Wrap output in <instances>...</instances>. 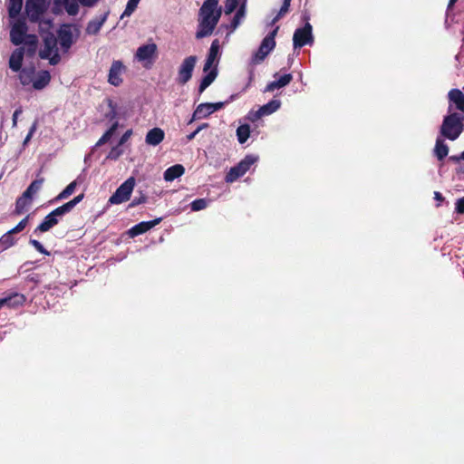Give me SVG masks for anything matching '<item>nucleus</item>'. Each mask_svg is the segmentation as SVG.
Here are the masks:
<instances>
[{
  "mask_svg": "<svg viewBox=\"0 0 464 464\" xmlns=\"http://www.w3.org/2000/svg\"><path fill=\"white\" fill-rule=\"evenodd\" d=\"M185 172V168L180 164L173 165L168 168L164 172V179L166 181H172L180 176H182Z\"/></svg>",
  "mask_w": 464,
  "mask_h": 464,
  "instance_id": "22",
  "label": "nucleus"
},
{
  "mask_svg": "<svg viewBox=\"0 0 464 464\" xmlns=\"http://www.w3.org/2000/svg\"><path fill=\"white\" fill-rule=\"evenodd\" d=\"M464 117L453 112L444 117L440 126V134L450 140H457L464 130Z\"/></svg>",
  "mask_w": 464,
  "mask_h": 464,
  "instance_id": "3",
  "label": "nucleus"
},
{
  "mask_svg": "<svg viewBox=\"0 0 464 464\" xmlns=\"http://www.w3.org/2000/svg\"><path fill=\"white\" fill-rule=\"evenodd\" d=\"M25 9L30 21L37 22L46 11L45 0H27Z\"/></svg>",
  "mask_w": 464,
  "mask_h": 464,
  "instance_id": "9",
  "label": "nucleus"
},
{
  "mask_svg": "<svg viewBox=\"0 0 464 464\" xmlns=\"http://www.w3.org/2000/svg\"><path fill=\"white\" fill-rule=\"evenodd\" d=\"M458 0H450L449 1V5H448V8H451L455 3L457 2Z\"/></svg>",
  "mask_w": 464,
  "mask_h": 464,
  "instance_id": "61",
  "label": "nucleus"
},
{
  "mask_svg": "<svg viewBox=\"0 0 464 464\" xmlns=\"http://www.w3.org/2000/svg\"><path fill=\"white\" fill-rule=\"evenodd\" d=\"M58 38L61 47L67 51L72 44V33L69 26L60 28L58 31Z\"/></svg>",
  "mask_w": 464,
  "mask_h": 464,
  "instance_id": "18",
  "label": "nucleus"
},
{
  "mask_svg": "<svg viewBox=\"0 0 464 464\" xmlns=\"http://www.w3.org/2000/svg\"><path fill=\"white\" fill-rule=\"evenodd\" d=\"M23 6V0H9L8 13L11 17L16 16Z\"/></svg>",
  "mask_w": 464,
  "mask_h": 464,
  "instance_id": "34",
  "label": "nucleus"
},
{
  "mask_svg": "<svg viewBox=\"0 0 464 464\" xmlns=\"http://www.w3.org/2000/svg\"><path fill=\"white\" fill-rule=\"evenodd\" d=\"M148 200V197L143 193V192H140V196L139 197H135L131 202L129 204V208H135L140 204H144L146 203Z\"/></svg>",
  "mask_w": 464,
  "mask_h": 464,
  "instance_id": "41",
  "label": "nucleus"
},
{
  "mask_svg": "<svg viewBox=\"0 0 464 464\" xmlns=\"http://www.w3.org/2000/svg\"><path fill=\"white\" fill-rule=\"evenodd\" d=\"M124 69L121 61H113L109 72L108 82L114 86H119L122 82L121 74Z\"/></svg>",
  "mask_w": 464,
  "mask_h": 464,
  "instance_id": "15",
  "label": "nucleus"
},
{
  "mask_svg": "<svg viewBox=\"0 0 464 464\" xmlns=\"http://www.w3.org/2000/svg\"><path fill=\"white\" fill-rule=\"evenodd\" d=\"M57 51V39L53 34L49 33L44 37V49L39 52L42 59H48Z\"/></svg>",
  "mask_w": 464,
  "mask_h": 464,
  "instance_id": "13",
  "label": "nucleus"
},
{
  "mask_svg": "<svg viewBox=\"0 0 464 464\" xmlns=\"http://www.w3.org/2000/svg\"><path fill=\"white\" fill-rule=\"evenodd\" d=\"M165 138V132L160 128L155 127L150 130L145 138V141L148 145L157 146L162 142Z\"/></svg>",
  "mask_w": 464,
  "mask_h": 464,
  "instance_id": "16",
  "label": "nucleus"
},
{
  "mask_svg": "<svg viewBox=\"0 0 464 464\" xmlns=\"http://www.w3.org/2000/svg\"><path fill=\"white\" fill-rule=\"evenodd\" d=\"M51 81V75L48 71H43L33 82V87L35 90H42L49 84Z\"/></svg>",
  "mask_w": 464,
  "mask_h": 464,
  "instance_id": "28",
  "label": "nucleus"
},
{
  "mask_svg": "<svg viewBox=\"0 0 464 464\" xmlns=\"http://www.w3.org/2000/svg\"><path fill=\"white\" fill-rule=\"evenodd\" d=\"M60 219L54 218L52 216L51 213H49L43 220V222L37 226V227L34 229V233H44L49 231L52 227L56 226L59 223Z\"/></svg>",
  "mask_w": 464,
  "mask_h": 464,
  "instance_id": "21",
  "label": "nucleus"
},
{
  "mask_svg": "<svg viewBox=\"0 0 464 464\" xmlns=\"http://www.w3.org/2000/svg\"><path fill=\"white\" fill-rule=\"evenodd\" d=\"M135 183L136 180L134 177L127 179L110 197L109 202L113 205H119L128 201L131 196Z\"/></svg>",
  "mask_w": 464,
  "mask_h": 464,
  "instance_id": "4",
  "label": "nucleus"
},
{
  "mask_svg": "<svg viewBox=\"0 0 464 464\" xmlns=\"http://www.w3.org/2000/svg\"><path fill=\"white\" fill-rule=\"evenodd\" d=\"M120 153L115 151V149H112L108 156L110 159H117L119 157Z\"/></svg>",
  "mask_w": 464,
  "mask_h": 464,
  "instance_id": "59",
  "label": "nucleus"
},
{
  "mask_svg": "<svg viewBox=\"0 0 464 464\" xmlns=\"http://www.w3.org/2000/svg\"><path fill=\"white\" fill-rule=\"evenodd\" d=\"M460 111L464 112V109L463 110H459Z\"/></svg>",
  "mask_w": 464,
  "mask_h": 464,
  "instance_id": "63",
  "label": "nucleus"
},
{
  "mask_svg": "<svg viewBox=\"0 0 464 464\" xmlns=\"http://www.w3.org/2000/svg\"><path fill=\"white\" fill-rule=\"evenodd\" d=\"M17 113H18V111H14V121H15V117H16Z\"/></svg>",
  "mask_w": 464,
  "mask_h": 464,
  "instance_id": "62",
  "label": "nucleus"
},
{
  "mask_svg": "<svg viewBox=\"0 0 464 464\" xmlns=\"http://www.w3.org/2000/svg\"><path fill=\"white\" fill-rule=\"evenodd\" d=\"M224 102H206V103H200L198 105L196 110L193 112L192 118L189 121L188 123H191L195 120L207 118L216 111H218L224 107Z\"/></svg>",
  "mask_w": 464,
  "mask_h": 464,
  "instance_id": "8",
  "label": "nucleus"
},
{
  "mask_svg": "<svg viewBox=\"0 0 464 464\" xmlns=\"http://www.w3.org/2000/svg\"><path fill=\"white\" fill-rule=\"evenodd\" d=\"M198 58L196 55L186 57L178 70L177 82L179 84H186L192 77Z\"/></svg>",
  "mask_w": 464,
  "mask_h": 464,
  "instance_id": "6",
  "label": "nucleus"
},
{
  "mask_svg": "<svg viewBox=\"0 0 464 464\" xmlns=\"http://www.w3.org/2000/svg\"><path fill=\"white\" fill-rule=\"evenodd\" d=\"M449 160L453 162H459L460 160H464V150L461 152L459 156H450Z\"/></svg>",
  "mask_w": 464,
  "mask_h": 464,
  "instance_id": "56",
  "label": "nucleus"
},
{
  "mask_svg": "<svg viewBox=\"0 0 464 464\" xmlns=\"http://www.w3.org/2000/svg\"><path fill=\"white\" fill-rule=\"evenodd\" d=\"M250 136V127L248 124H242L237 129V137L240 144L245 143Z\"/></svg>",
  "mask_w": 464,
  "mask_h": 464,
  "instance_id": "31",
  "label": "nucleus"
},
{
  "mask_svg": "<svg viewBox=\"0 0 464 464\" xmlns=\"http://www.w3.org/2000/svg\"><path fill=\"white\" fill-rule=\"evenodd\" d=\"M13 233L9 230L5 235H3L0 238V248L2 250L9 248L10 246H14L15 243V240L13 237Z\"/></svg>",
  "mask_w": 464,
  "mask_h": 464,
  "instance_id": "33",
  "label": "nucleus"
},
{
  "mask_svg": "<svg viewBox=\"0 0 464 464\" xmlns=\"http://www.w3.org/2000/svg\"><path fill=\"white\" fill-rule=\"evenodd\" d=\"M434 198L438 201H442L444 199L443 196L439 191L434 192Z\"/></svg>",
  "mask_w": 464,
  "mask_h": 464,
  "instance_id": "60",
  "label": "nucleus"
},
{
  "mask_svg": "<svg viewBox=\"0 0 464 464\" xmlns=\"http://www.w3.org/2000/svg\"><path fill=\"white\" fill-rule=\"evenodd\" d=\"M239 4V0H226L225 1V14H229L233 13Z\"/></svg>",
  "mask_w": 464,
  "mask_h": 464,
  "instance_id": "42",
  "label": "nucleus"
},
{
  "mask_svg": "<svg viewBox=\"0 0 464 464\" xmlns=\"http://www.w3.org/2000/svg\"><path fill=\"white\" fill-rule=\"evenodd\" d=\"M28 220H29V215L26 216L24 218H23L14 228H12L10 230L11 233L16 234V233L23 231L25 228V227L27 226Z\"/></svg>",
  "mask_w": 464,
  "mask_h": 464,
  "instance_id": "43",
  "label": "nucleus"
},
{
  "mask_svg": "<svg viewBox=\"0 0 464 464\" xmlns=\"http://www.w3.org/2000/svg\"><path fill=\"white\" fill-rule=\"evenodd\" d=\"M24 300V295L15 293L10 296L0 299V308L5 305L9 307L19 305L22 304Z\"/></svg>",
  "mask_w": 464,
  "mask_h": 464,
  "instance_id": "24",
  "label": "nucleus"
},
{
  "mask_svg": "<svg viewBox=\"0 0 464 464\" xmlns=\"http://www.w3.org/2000/svg\"><path fill=\"white\" fill-rule=\"evenodd\" d=\"M162 221V218H157L153 220L150 221H142L135 226H133L130 230L129 234L130 237H137L139 235L144 234L155 226L159 225Z\"/></svg>",
  "mask_w": 464,
  "mask_h": 464,
  "instance_id": "14",
  "label": "nucleus"
},
{
  "mask_svg": "<svg viewBox=\"0 0 464 464\" xmlns=\"http://www.w3.org/2000/svg\"><path fill=\"white\" fill-rule=\"evenodd\" d=\"M293 80V75L291 73H286L279 77L276 81L281 88L288 85Z\"/></svg>",
  "mask_w": 464,
  "mask_h": 464,
  "instance_id": "44",
  "label": "nucleus"
},
{
  "mask_svg": "<svg viewBox=\"0 0 464 464\" xmlns=\"http://www.w3.org/2000/svg\"><path fill=\"white\" fill-rule=\"evenodd\" d=\"M34 130H35V124H34V125L31 127V129H30L29 132H28V134L26 135V137H25V139H24V144H26V143L31 140V138H32V136H33V134H34Z\"/></svg>",
  "mask_w": 464,
  "mask_h": 464,
  "instance_id": "54",
  "label": "nucleus"
},
{
  "mask_svg": "<svg viewBox=\"0 0 464 464\" xmlns=\"http://www.w3.org/2000/svg\"><path fill=\"white\" fill-rule=\"evenodd\" d=\"M74 207H75V205L73 204V202L72 200H70L61 206V208L63 210V213H66V214L71 212Z\"/></svg>",
  "mask_w": 464,
  "mask_h": 464,
  "instance_id": "49",
  "label": "nucleus"
},
{
  "mask_svg": "<svg viewBox=\"0 0 464 464\" xmlns=\"http://www.w3.org/2000/svg\"><path fill=\"white\" fill-rule=\"evenodd\" d=\"M34 74L33 70L24 69L21 71L19 78L23 85H27L32 82V75Z\"/></svg>",
  "mask_w": 464,
  "mask_h": 464,
  "instance_id": "40",
  "label": "nucleus"
},
{
  "mask_svg": "<svg viewBox=\"0 0 464 464\" xmlns=\"http://www.w3.org/2000/svg\"><path fill=\"white\" fill-rule=\"evenodd\" d=\"M455 211L459 214L464 213V198H459L456 202Z\"/></svg>",
  "mask_w": 464,
  "mask_h": 464,
  "instance_id": "48",
  "label": "nucleus"
},
{
  "mask_svg": "<svg viewBox=\"0 0 464 464\" xmlns=\"http://www.w3.org/2000/svg\"><path fill=\"white\" fill-rule=\"evenodd\" d=\"M217 76L218 69L217 66H215L202 78L198 86V92L202 93L215 81Z\"/></svg>",
  "mask_w": 464,
  "mask_h": 464,
  "instance_id": "26",
  "label": "nucleus"
},
{
  "mask_svg": "<svg viewBox=\"0 0 464 464\" xmlns=\"http://www.w3.org/2000/svg\"><path fill=\"white\" fill-rule=\"evenodd\" d=\"M63 5L70 15H76L79 12V5L76 0H63Z\"/></svg>",
  "mask_w": 464,
  "mask_h": 464,
  "instance_id": "35",
  "label": "nucleus"
},
{
  "mask_svg": "<svg viewBox=\"0 0 464 464\" xmlns=\"http://www.w3.org/2000/svg\"><path fill=\"white\" fill-rule=\"evenodd\" d=\"M24 50L23 47L15 49L9 58V67L14 72H19L24 61Z\"/></svg>",
  "mask_w": 464,
  "mask_h": 464,
  "instance_id": "17",
  "label": "nucleus"
},
{
  "mask_svg": "<svg viewBox=\"0 0 464 464\" xmlns=\"http://www.w3.org/2000/svg\"><path fill=\"white\" fill-rule=\"evenodd\" d=\"M118 126H119V122L118 121H115L109 130H107L103 135L99 139V140L96 142V146L97 147H100L103 144H105L106 142H108L111 137L113 136V134L115 133L116 130L118 129Z\"/></svg>",
  "mask_w": 464,
  "mask_h": 464,
  "instance_id": "30",
  "label": "nucleus"
},
{
  "mask_svg": "<svg viewBox=\"0 0 464 464\" xmlns=\"http://www.w3.org/2000/svg\"><path fill=\"white\" fill-rule=\"evenodd\" d=\"M290 4H291V0H284L283 5H282L280 10L278 11L277 14L272 20V23H271L272 24H274L276 22H278L285 14L288 13L289 7H290Z\"/></svg>",
  "mask_w": 464,
  "mask_h": 464,
  "instance_id": "36",
  "label": "nucleus"
},
{
  "mask_svg": "<svg viewBox=\"0 0 464 464\" xmlns=\"http://www.w3.org/2000/svg\"><path fill=\"white\" fill-rule=\"evenodd\" d=\"M52 216H53L56 218H60L61 217L64 216L66 213H63V208L60 207L53 209L52 212H50Z\"/></svg>",
  "mask_w": 464,
  "mask_h": 464,
  "instance_id": "51",
  "label": "nucleus"
},
{
  "mask_svg": "<svg viewBox=\"0 0 464 464\" xmlns=\"http://www.w3.org/2000/svg\"><path fill=\"white\" fill-rule=\"evenodd\" d=\"M110 106L111 108V111L106 115L107 118H110L111 120L114 119L116 117V111L115 108L112 106V102H110Z\"/></svg>",
  "mask_w": 464,
  "mask_h": 464,
  "instance_id": "55",
  "label": "nucleus"
},
{
  "mask_svg": "<svg viewBox=\"0 0 464 464\" xmlns=\"http://www.w3.org/2000/svg\"><path fill=\"white\" fill-rule=\"evenodd\" d=\"M106 19H107V14L102 15L101 18H96V19L90 21L87 24L86 33L88 34H92V35L97 34L100 32L103 24L105 23Z\"/></svg>",
  "mask_w": 464,
  "mask_h": 464,
  "instance_id": "23",
  "label": "nucleus"
},
{
  "mask_svg": "<svg viewBox=\"0 0 464 464\" xmlns=\"http://www.w3.org/2000/svg\"><path fill=\"white\" fill-rule=\"evenodd\" d=\"M27 25L24 21L18 20L12 26L10 31V40L14 45H20L26 39Z\"/></svg>",
  "mask_w": 464,
  "mask_h": 464,
  "instance_id": "10",
  "label": "nucleus"
},
{
  "mask_svg": "<svg viewBox=\"0 0 464 464\" xmlns=\"http://www.w3.org/2000/svg\"><path fill=\"white\" fill-rule=\"evenodd\" d=\"M44 182V178L40 176V173L37 174L36 179L31 182L28 188L24 191V197L30 196L32 198L34 194H36L41 188Z\"/></svg>",
  "mask_w": 464,
  "mask_h": 464,
  "instance_id": "27",
  "label": "nucleus"
},
{
  "mask_svg": "<svg viewBox=\"0 0 464 464\" xmlns=\"http://www.w3.org/2000/svg\"><path fill=\"white\" fill-rule=\"evenodd\" d=\"M433 152L436 158L441 161L448 156L449 147L442 139L437 138Z\"/></svg>",
  "mask_w": 464,
  "mask_h": 464,
  "instance_id": "25",
  "label": "nucleus"
},
{
  "mask_svg": "<svg viewBox=\"0 0 464 464\" xmlns=\"http://www.w3.org/2000/svg\"><path fill=\"white\" fill-rule=\"evenodd\" d=\"M140 0H129L121 17L130 16L137 8Z\"/></svg>",
  "mask_w": 464,
  "mask_h": 464,
  "instance_id": "38",
  "label": "nucleus"
},
{
  "mask_svg": "<svg viewBox=\"0 0 464 464\" xmlns=\"http://www.w3.org/2000/svg\"><path fill=\"white\" fill-rule=\"evenodd\" d=\"M158 47L154 43L140 45L135 53V57L140 62H152L157 56Z\"/></svg>",
  "mask_w": 464,
  "mask_h": 464,
  "instance_id": "12",
  "label": "nucleus"
},
{
  "mask_svg": "<svg viewBox=\"0 0 464 464\" xmlns=\"http://www.w3.org/2000/svg\"><path fill=\"white\" fill-rule=\"evenodd\" d=\"M245 15V6L242 5L239 9L235 14L232 21H231V27L233 29H236L238 24H240V19Z\"/></svg>",
  "mask_w": 464,
  "mask_h": 464,
  "instance_id": "39",
  "label": "nucleus"
},
{
  "mask_svg": "<svg viewBox=\"0 0 464 464\" xmlns=\"http://www.w3.org/2000/svg\"><path fill=\"white\" fill-rule=\"evenodd\" d=\"M29 243L41 254L49 255V252L36 239H30Z\"/></svg>",
  "mask_w": 464,
  "mask_h": 464,
  "instance_id": "45",
  "label": "nucleus"
},
{
  "mask_svg": "<svg viewBox=\"0 0 464 464\" xmlns=\"http://www.w3.org/2000/svg\"><path fill=\"white\" fill-rule=\"evenodd\" d=\"M83 198H84V194H83V193H82V194H80V195L76 196L75 198H73L72 199V202H73V204L76 206L78 203H80V202L83 199Z\"/></svg>",
  "mask_w": 464,
  "mask_h": 464,
  "instance_id": "57",
  "label": "nucleus"
},
{
  "mask_svg": "<svg viewBox=\"0 0 464 464\" xmlns=\"http://www.w3.org/2000/svg\"><path fill=\"white\" fill-rule=\"evenodd\" d=\"M37 36L34 34H28L24 40V44L27 45V54L32 56L35 53L37 48Z\"/></svg>",
  "mask_w": 464,
  "mask_h": 464,
  "instance_id": "32",
  "label": "nucleus"
},
{
  "mask_svg": "<svg viewBox=\"0 0 464 464\" xmlns=\"http://www.w3.org/2000/svg\"><path fill=\"white\" fill-rule=\"evenodd\" d=\"M77 187L76 180L72 181L66 188L60 192L51 202H59L65 198H68L75 190Z\"/></svg>",
  "mask_w": 464,
  "mask_h": 464,
  "instance_id": "29",
  "label": "nucleus"
},
{
  "mask_svg": "<svg viewBox=\"0 0 464 464\" xmlns=\"http://www.w3.org/2000/svg\"><path fill=\"white\" fill-rule=\"evenodd\" d=\"M219 50V42L218 39L214 40L210 45L209 52L208 53V57L206 59L203 71L205 72H208L212 67Z\"/></svg>",
  "mask_w": 464,
  "mask_h": 464,
  "instance_id": "19",
  "label": "nucleus"
},
{
  "mask_svg": "<svg viewBox=\"0 0 464 464\" xmlns=\"http://www.w3.org/2000/svg\"><path fill=\"white\" fill-rule=\"evenodd\" d=\"M208 207V200L206 198H197L190 203L192 211H199Z\"/></svg>",
  "mask_w": 464,
  "mask_h": 464,
  "instance_id": "37",
  "label": "nucleus"
},
{
  "mask_svg": "<svg viewBox=\"0 0 464 464\" xmlns=\"http://www.w3.org/2000/svg\"><path fill=\"white\" fill-rule=\"evenodd\" d=\"M312 30V25L309 23H306L303 27L297 28L295 31L293 35V44L295 49L313 43L314 38Z\"/></svg>",
  "mask_w": 464,
  "mask_h": 464,
  "instance_id": "7",
  "label": "nucleus"
},
{
  "mask_svg": "<svg viewBox=\"0 0 464 464\" xmlns=\"http://www.w3.org/2000/svg\"><path fill=\"white\" fill-rule=\"evenodd\" d=\"M281 105V102L279 100H272L266 104L261 106L256 111H250L248 119L252 121H257L263 116L270 115L273 112L276 111Z\"/></svg>",
  "mask_w": 464,
  "mask_h": 464,
  "instance_id": "11",
  "label": "nucleus"
},
{
  "mask_svg": "<svg viewBox=\"0 0 464 464\" xmlns=\"http://www.w3.org/2000/svg\"><path fill=\"white\" fill-rule=\"evenodd\" d=\"M131 130H127L120 139L119 145L124 144L131 135Z\"/></svg>",
  "mask_w": 464,
  "mask_h": 464,
  "instance_id": "52",
  "label": "nucleus"
},
{
  "mask_svg": "<svg viewBox=\"0 0 464 464\" xmlns=\"http://www.w3.org/2000/svg\"><path fill=\"white\" fill-rule=\"evenodd\" d=\"M32 202L33 198L30 196L24 197V192H23V194L15 201L14 214L22 215L32 205Z\"/></svg>",
  "mask_w": 464,
  "mask_h": 464,
  "instance_id": "20",
  "label": "nucleus"
},
{
  "mask_svg": "<svg viewBox=\"0 0 464 464\" xmlns=\"http://www.w3.org/2000/svg\"><path fill=\"white\" fill-rule=\"evenodd\" d=\"M208 127V123H202L201 125H199L193 132L189 133L188 136H187V140L189 141V140H192L193 139H195L196 135L200 131L202 130L203 129H206Z\"/></svg>",
  "mask_w": 464,
  "mask_h": 464,
  "instance_id": "46",
  "label": "nucleus"
},
{
  "mask_svg": "<svg viewBox=\"0 0 464 464\" xmlns=\"http://www.w3.org/2000/svg\"><path fill=\"white\" fill-rule=\"evenodd\" d=\"M53 53V54L51 55L50 58H48V59H49V62H50L51 64L55 65V64H57L60 62L61 57H60V55L58 53V51H55Z\"/></svg>",
  "mask_w": 464,
  "mask_h": 464,
  "instance_id": "50",
  "label": "nucleus"
},
{
  "mask_svg": "<svg viewBox=\"0 0 464 464\" xmlns=\"http://www.w3.org/2000/svg\"><path fill=\"white\" fill-rule=\"evenodd\" d=\"M83 198H84V194H83V193H82V194H80V195L76 196L75 198H73L72 199V202H73V204L76 206L78 203H80V202L83 199Z\"/></svg>",
  "mask_w": 464,
  "mask_h": 464,
  "instance_id": "58",
  "label": "nucleus"
},
{
  "mask_svg": "<svg viewBox=\"0 0 464 464\" xmlns=\"http://www.w3.org/2000/svg\"><path fill=\"white\" fill-rule=\"evenodd\" d=\"M257 160V157L254 155H246L236 166L232 167L226 175L227 182H233L244 176L251 166Z\"/></svg>",
  "mask_w": 464,
  "mask_h": 464,
  "instance_id": "5",
  "label": "nucleus"
},
{
  "mask_svg": "<svg viewBox=\"0 0 464 464\" xmlns=\"http://www.w3.org/2000/svg\"><path fill=\"white\" fill-rule=\"evenodd\" d=\"M279 27L276 26L272 32H270L261 42L260 46L257 51L254 53L251 58L249 68H248V84H250L255 78V69L254 66L256 64H260L265 61L266 56L274 50L276 47V40L275 37L277 34Z\"/></svg>",
  "mask_w": 464,
  "mask_h": 464,
  "instance_id": "2",
  "label": "nucleus"
},
{
  "mask_svg": "<svg viewBox=\"0 0 464 464\" xmlns=\"http://www.w3.org/2000/svg\"><path fill=\"white\" fill-rule=\"evenodd\" d=\"M281 87L279 86V84L277 83L276 81H274V82H269L266 88H265V92H274L275 90L276 89H280Z\"/></svg>",
  "mask_w": 464,
  "mask_h": 464,
  "instance_id": "47",
  "label": "nucleus"
},
{
  "mask_svg": "<svg viewBox=\"0 0 464 464\" xmlns=\"http://www.w3.org/2000/svg\"><path fill=\"white\" fill-rule=\"evenodd\" d=\"M80 3L84 6H92L94 5L99 0H79Z\"/></svg>",
  "mask_w": 464,
  "mask_h": 464,
  "instance_id": "53",
  "label": "nucleus"
},
{
  "mask_svg": "<svg viewBox=\"0 0 464 464\" xmlns=\"http://www.w3.org/2000/svg\"><path fill=\"white\" fill-rule=\"evenodd\" d=\"M218 6V0H206L199 8L197 39L212 34L221 16V7Z\"/></svg>",
  "mask_w": 464,
  "mask_h": 464,
  "instance_id": "1",
  "label": "nucleus"
}]
</instances>
